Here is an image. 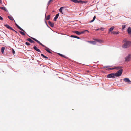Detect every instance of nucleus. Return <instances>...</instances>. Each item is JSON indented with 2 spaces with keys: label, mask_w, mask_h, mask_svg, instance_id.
<instances>
[{
  "label": "nucleus",
  "mask_w": 131,
  "mask_h": 131,
  "mask_svg": "<svg viewBox=\"0 0 131 131\" xmlns=\"http://www.w3.org/2000/svg\"><path fill=\"white\" fill-rule=\"evenodd\" d=\"M123 43L124 44L122 46V47L124 48H126L129 47L131 44V42L129 41H127V39H125L123 41Z\"/></svg>",
  "instance_id": "obj_1"
},
{
  "label": "nucleus",
  "mask_w": 131,
  "mask_h": 131,
  "mask_svg": "<svg viewBox=\"0 0 131 131\" xmlns=\"http://www.w3.org/2000/svg\"><path fill=\"white\" fill-rule=\"evenodd\" d=\"M71 1H72L75 3H80L81 4H83L84 3H86L87 2L85 1H84L82 0H70Z\"/></svg>",
  "instance_id": "obj_2"
},
{
  "label": "nucleus",
  "mask_w": 131,
  "mask_h": 131,
  "mask_svg": "<svg viewBox=\"0 0 131 131\" xmlns=\"http://www.w3.org/2000/svg\"><path fill=\"white\" fill-rule=\"evenodd\" d=\"M123 70L122 69H120L116 73H115V75L116 77H119L120 76L122 73Z\"/></svg>",
  "instance_id": "obj_3"
},
{
  "label": "nucleus",
  "mask_w": 131,
  "mask_h": 131,
  "mask_svg": "<svg viewBox=\"0 0 131 131\" xmlns=\"http://www.w3.org/2000/svg\"><path fill=\"white\" fill-rule=\"evenodd\" d=\"M122 68V67L121 66H118L115 67L114 68H108L107 69L108 70H113L114 69H116L117 70H118L119 69H121Z\"/></svg>",
  "instance_id": "obj_4"
},
{
  "label": "nucleus",
  "mask_w": 131,
  "mask_h": 131,
  "mask_svg": "<svg viewBox=\"0 0 131 131\" xmlns=\"http://www.w3.org/2000/svg\"><path fill=\"white\" fill-rule=\"evenodd\" d=\"M115 73H111L107 75V78H115Z\"/></svg>",
  "instance_id": "obj_5"
},
{
  "label": "nucleus",
  "mask_w": 131,
  "mask_h": 131,
  "mask_svg": "<svg viewBox=\"0 0 131 131\" xmlns=\"http://www.w3.org/2000/svg\"><path fill=\"white\" fill-rule=\"evenodd\" d=\"M31 38L32 39H33V40H35V41H36L38 43H39V44H40V45H41V46H42L43 47H45V46L44 45H43V44H42L40 42H39V41H38V40H37L36 39L34 38H33V37H31Z\"/></svg>",
  "instance_id": "obj_6"
},
{
  "label": "nucleus",
  "mask_w": 131,
  "mask_h": 131,
  "mask_svg": "<svg viewBox=\"0 0 131 131\" xmlns=\"http://www.w3.org/2000/svg\"><path fill=\"white\" fill-rule=\"evenodd\" d=\"M131 59V55L129 54L125 58V61H129Z\"/></svg>",
  "instance_id": "obj_7"
},
{
  "label": "nucleus",
  "mask_w": 131,
  "mask_h": 131,
  "mask_svg": "<svg viewBox=\"0 0 131 131\" xmlns=\"http://www.w3.org/2000/svg\"><path fill=\"white\" fill-rule=\"evenodd\" d=\"M123 81L129 83L131 82V81H130L129 79L127 78H124L123 79Z\"/></svg>",
  "instance_id": "obj_8"
},
{
  "label": "nucleus",
  "mask_w": 131,
  "mask_h": 131,
  "mask_svg": "<svg viewBox=\"0 0 131 131\" xmlns=\"http://www.w3.org/2000/svg\"><path fill=\"white\" fill-rule=\"evenodd\" d=\"M4 26H5L7 28L11 30H13V29L8 24L4 25Z\"/></svg>",
  "instance_id": "obj_9"
},
{
  "label": "nucleus",
  "mask_w": 131,
  "mask_h": 131,
  "mask_svg": "<svg viewBox=\"0 0 131 131\" xmlns=\"http://www.w3.org/2000/svg\"><path fill=\"white\" fill-rule=\"evenodd\" d=\"M33 48L36 51H37L38 52H41V51L40 50L38 49L35 46H34L33 47Z\"/></svg>",
  "instance_id": "obj_10"
},
{
  "label": "nucleus",
  "mask_w": 131,
  "mask_h": 131,
  "mask_svg": "<svg viewBox=\"0 0 131 131\" xmlns=\"http://www.w3.org/2000/svg\"><path fill=\"white\" fill-rule=\"evenodd\" d=\"M84 32V31H83L81 32H79L77 31L73 32L76 33L78 35H80L81 34H83Z\"/></svg>",
  "instance_id": "obj_11"
},
{
  "label": "nucleus",
  "mask_w": 131,
  "mask_h": 131,
  "mask_svg": "<svg viewBox=\"0 0 131 131\" xmlns=\"http://www.w3.org/2000/svg\"><path fill=\"white\" fill-rule=\"evenodd\" d=\"M114 28V26H112V27H111L109 30L108 33H110L111 32H112Z\"/></svg>",
  "instance_id": "obj_12"
},
{
  "label": "nucleus",
  "mask_w": 131,
  "mask_h": 131,
  "mask_svg": "<svg viewBox=\"0 0 131 131\" xmlns=\"http://www.w3.org/2000/svg\"><path fill=\"white\" fill-rule=\"evenodd\" d=\"M59 16V14L58 13L56 15L55 17L54 18L53 20L54 21H56L57 19L58 18V17Z\"/></svg>",
  "instance_id": "obj_13"
},
{
  "label": "nucleus",
  "mask_w": 131,
  "mask_h": 131,
  "mask_svg": "<svg viewBox=\"0 0 131 131\" xmlns=\"http://www.w3.org/2000/svg\"><path fill=\"white\" fill-rule=\"evenodd\" d=\"M46 48L45 49V50L46 51L48 52V53H52V52L50 51V49L48 48L45 47Z\"/></svg>",
  "instance_id": "obj_14"
},
{
  "label": "nucleus",
  "mask_w": 131,
  "mask_h": 131,
  "mask_svg": "<svg viewBox=\"0 0 131 131\" xmlns=\"http://www.w3.org/2000/svg\"><path fill=\"white\" fill-rule=\"evenodd\" d=\"M48 23H49V25L51 26V27H54V24L53 23H52L50 21H49L48 22Z\"/></svg>",
  "instance_id": "obj_15"
},
{
  "label": "nucleus",
  "mask_w": 131,
  "mask_h": 131,
  "mask_svg": "<svg viewBox=\"0 0 131 131\" xmlns=\"http://www.w3.org/2000/svg\"><path fill=\"white\" fill-rule=\"evenodd\" d=\"M88 42L92 44H94V45L96 44V42L94 41H88Z\"/></svg>",
  "instance_id": "obj_16"
},
{
  "label": "nucleus",
  "mask_w": 131,
  "mask_h": 131,
  "mask_svg": "<svg viewBox=\"0 0 131 131\" xmlns=\"http://www.w3.org/2000/svg\"><path fill=\"white\" fill-rule=\"evenodd\" d=\"M27 40L30 42L32 43H34L35 42L34 41L32 40L30 38H29L27 39Z\"/></svg>",
  "instance_id": "obj_17"
},
{
  "label": "nucleus",
  "mask_w": 131,
  "mask_h": 131,
  "mask_svg": "<svg viewBox=\"0 0 131 131\" xmlns=\"http://www.w3.org/2000/svg\"><path fill=\"white\" fill-rule=\"evenodd\" d=\"M0 8L2 10H4V11H7V10L6 9L5 7H0Z\"/></svg>",
  "instance_id": "obj_18"
},
{
  "label": "nucleus",
  "mask_w": 131,
  "mask_h": 131,
  "mask_svg": "<svg viewBox=\"0 0 131 131\" xmlns=\"http://www.w3.org/2000/svg\"><path fill=\"white\" fill-rule=\"evenodd\" d=\"M64 8V7H61L60 9H59V11H60V12L62 14H63V13L62 12V9Z\"/></svg>",
  "instance_id": "obj_19"
},
{
  "label": "nucleus",
  "mask_w": 131,
  "mask_h": 131,
  "mask_svg": "<svg viewBox=\"0 0 131 131\" xmlns=\"http://www.w3.org/2000/svg\"><path fill=\"white\" fill-rule=\"evenodd\" d=\"M95 41H96L99 42L100 43H102L103 42V41H102L100 39H95Z\"/></svg>",
  "instance_id": "obj_20"
},
{
  "label": "nucleus",
  "mask_w": 131,
  "mask_h": 131,
  "mask_svg": "<svg viewBox=\"0 0 131 131\" xmlns=\"http://www.w3.org/2000/svg\"><path fill=\"white\" fill-rule=\"evenodd\" d=\"M5 48L4 47H2L1 48V52L3 54L4 52V51L5 50Z\"/></svg>",
  "instance_id": "obj_21"
},
{
  "label": "nucleus",
  "mask_w": 131,
  "mask_h": 131,
  "mask_svg": "<svg viewBox=\"0 0 131 131\" xmlns=\"http://www.w3.org/2000/svg\"><path fill=\"white\" fill-rule=\"evenodd\" d=\"M50 15H49L48 16H47L46 17V19L47 20H49L50 18Z\"/></svg>",
  "instance_id": "obj_22"
},
{
  "label": "nucleus",
  "mask_w": 131,
  "mask_h": 131,
  "mask_svg": "<svg viewBox=\"0 0 131 131\" xmlns=\"http://www.w3.org/2000/svg\"><path fill=\"white\" fill-rule=\"evenodd\" d=\"M71 37H74V38H77V39H80V38L77 36H74V35H71Z\"/></svg>",
  "instance_id": "obj_23"
},
{
  "label": "nucleus",
  "mask_w": 131,
  "mask_h": 131,
  "mask_svg": "<svg viewBox=\"0 0 131 131\" xmlns=\"http://www.w3.org/2000/svg\"><path fill=\"white\" fill-rule=\"evenodd\" d=\"M126 27V25H122V30H123Z\"/></svg>",
  "instance_id": "obj_24"
},
{
  "label": "nucleus",
  "mask_w": 131,
  "mask_h": 131,
  "mask_svg": "<svg viewBox=\"0 0 131 131\" xmlns=\"http://www.w3.org/2000/svg\"><path fill=\"white\" fill-rule=\"evenodd\" d=\"M111 33H112L114 34H118L119 33V32H115V31H113V32H111Z\"/></svg>",
  "instance_id": "obj_25"
},
{
  "label": "nucleus",
  "mask_w": 131,
  "mask_h": 131,
  "mask_svg": "<svg viewBox=\"0 0 131 131\" xmlns=\"http://www.w3.org/2000/svg\"><path fill=\"white\" fill-rule=\"evenodd\" d=\"M53 0H50L48 3V5H49L51 3L53 2Z\"/></svg>",
  "instance_id": "obj_26"
},
{
  "label": "nucleus",
  "mask_w": 131,
  "mask_h": 131,
  "mask_svg": "<svg viewBox=\"0 0 131 131\" xmlns=\"http://www.w3.org/2000/svg\"><path fill=\"white\" fill-rule=\"evenodd\" d=\"M8 18L11 20L13 21V18L12 16H8Z\"/></svg>",
  "instance_id": "obj_27"
},
{
  "label": "nucleus",
  "mask_w": 131,
  "mask_h": 131,
  "mask_svg": "<svg viewBox=\"0 0 131 131\" xmlns=\"http://www.w3.org/2000/svg\"><path fill=\"white\" fill-rule=\"evenodd\" d=\"M41 56H42L43 57H44V58H46V59H48V58L47 57L45 56V55H44L43 54H41Z\"/></svg>",
  "instance_id": "obj_28"
},
{
  "label": "nucleus",
  "mask_w": 131,
  "mask_h": 131,
  "mask_svg": "<svg viewBox=\"0 0 131 131\" xmlns=\"http://www.w3.org/2000/svg\"><path fill=\"white\" fill-rule=\"evenodd\" d=\"M18 29H20V30L22 31H23V32H25L24 30H23L22 28H21L20 26L18 27Z\"/></svg>",
  "instance_id": "obj_29"
},
{
  "label": "nucleus",
  "mask_w": 131,
  "mask_h": 131,
  "mask_svg": "<svg viewBox=\"0 0 131 131\" xmlns=\"http://www.w3.org/2000/svg\"><path fill=\"white\" fill-rule=\"evenodd\" d=\"M19 32L21 34L23 35H25V33H24L22 31H20Z\"/></svg>",
  "instance_id": "obj_30"
},
{
  "label": "nucleus",
  "mask_w": 131,
  "mask_h": 131,
  "mask_svg": "<svg viewBox=\"0 0 131 131\" xmlns=\"http://www.w3.org/2000/svg\"><path fill=\"white\" fill-rule=\"evenodd\" d=\"M25 44L26 45H27L28 46H29L30 45V44L29 43L27 42H26L25 43Z\"/></svg>",
  "instance_id": "obj_31"
},
{
  "label": "nucleus",
  "mask_w": 131,
  "mask_h": 131,
  "mask_svg": "<svg viewBox=\"0 0 131 131\" xmlns=\"http://www.w3.org/2000/svg\"><path fill=\"white\" fill-rule=\"evenodd\" d=\"M58 54L60 56L62 57H65L63 55H62V54H61L59 53H58Z\"/></svg>",
  "instance_id": "obj_32"
},
{
  "label": "nucleus",
  "mask_w": 131,
  "mask_h": 131,
  "mask_svg": "<svg viewBox=\"0 0 131 131\" xmlns=\"http://www.w3.org/2000/svg\"><path fill=\"white\" fill-rule=\"evenodd\" d=\"M12 53L13 54H14L15 53L14 50L13 49H12Z\"/></svg>",
  "instance_id": "obj_33"
},
{
  "label": "nucleus",
  "mask_w": 131,
  "mask_h": 131,
  "mask_svg": "<svg viewBox=\"0 0 131 131\" xmlns=\"http://www.w3.org/2000/svg\"><path fill=\"white\" fill-rule=\"evenodd\" d=\"M0 20H3V18L2 17L0 16Z\"/></svg>",
  "instance_id": "obj_34"
},
{
  "label": "nucleus",
  "mask_w": 131,
  "mask_h": 131,
  "mask_svg": "<svg viewBox=\"0 0 131 131\" xmlns=\"http://www.w3.org/2000/svg\"><path fill=\"white\" fill-rule=\"evenodd\" d=\"M95 19H94V18H93V20L91 21V22H93L94 21Z\"/></svg>",
  "instance_id": "obj_35"
},
{
  "label": "nucleus",
  "mask_w": 131,
  "mask_h": 131,
  "mask_svg": "<svg viewBox=\"0 0 131 131\" xmlns=\"http://www.w3.org/2000/svg\"><path fill=\"white\" fill-rule=\"evenodd\" d=\"M16 25L17 28H18L19 26L17 25V24H16Z\"/></svg>",
  "instance_id": "obj_36"
},
{
  "label": "nucleus",
  "mask_w": 131,
  "mask_h": 131,
  "mask_svg": "<svg viewBox=\"0 0 131 131\" xmlns=\"http://www.w3.org/2000/svg\"><path fill=\"white\" fill-rule=\"evenodd\" d=\"M12 30L13 31L15 32L16 33H17V31H16L15 30H14V29H13V30Z\"/></svg>",
  "instance_id": "obj_37"
},
{
  "label": "nucleus",
  "mask_w": 131,
  "mask_h": 131,
  "mask_svg": "<svg viewBox=\"0 0 131 131\" xmlns=\"http://www.w3.org/2000/svg\"><path fill=\"white\" fill-rule=\"evenodd\" d=\"M93 18H94V19H95L96 18V16H94L93 17Z\"/></svg>",
  "instance_id": "obj_38"
},
{
  "label": "nucleus",
  "mask_w": 131,
  "mask_h": 131,
  "mask_svg": "<svg viewBox=\"0 0 131 131\" xmlns=\"http://www.w3.org/2000/svg\"><path fill=\"white\" fill-rule=\"evenodd\" d=\"M0 3H2V1L1 0H0Z\"/></svg>",
  "instance_id": "obj_39"
},
{
  "label": "nucleus",
  "mask_w": 131,
  "mask_h": 131,
  "mask_svg": "<svg viewBox=\"0 0 131 131\" xmlns=\"http://www.w3.org/2000/svg\"><path fill=\"white\" fill-rule=\"evenodd\" d=\"M99 29H96V30L97 31H98V30H99Z\"/></svg>",
  "instance_id": "obj_40"
},
{
  "label": "nucleus",
  "mask_w": 131,
  "mask_h": 131,
  "mask_svg": "<svg viewBox=\"0 0 131 131\" xmlns=\"http://www.w3.org/2000/svg\"><path fill=\"white\" fill-rule=\"evenodd\" d=\"M107 67H106V66H105L104 67V68H106Z\"/></svg>",
  "instance_id": "obj_41"
},
{
  "label": "nucleus",
  "mask_w": 131,
  "mask_h": 131,
  "mask_svg": "<svg viewBox=\"0 0 131 131\" xmlns=\"http://www.w3.org/2000/svg\"><path fill=\"white\" fill-rule=\"evenodd\" d=\"M101 30H102V29L101 28Z\"/></svg>",
  "instance_id": "obj_42"
}]
</instances>
